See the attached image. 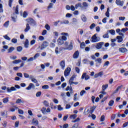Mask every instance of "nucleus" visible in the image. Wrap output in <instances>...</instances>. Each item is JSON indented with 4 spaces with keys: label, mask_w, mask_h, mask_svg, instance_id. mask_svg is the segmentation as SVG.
Masks as SVG:
<instances>
[{
    "label": "nucleus",
    "mask_w": 128,
    "mask_h": 128,
    "mask_svg": "<svg viewBox=\"0 0 128 128\" xmlns=\"http://www.w3.org/2000/svg\"><path fill=\"white\" fill-rule=\"evenodd\" d=\"M58 44H64V40L60 38L58 40Z\"/></svg>",
    "instance_id": "obj_26"
},
{
    "label": "nucleus",
    "mask_w": 128,
    "mask_h": 128,
    "mask_svg": "<svg viewBox=\"0 0 128 128\" xmlns=\"http://www.w3.org/2000/svg\"><path fill=\"white\" fill-rule=\"evenodd\" d=\"M0 12H4V8H2V4H0Z\"/></svg>",
    "instance_id": "obj_50"
},
{
    "label": "nucleus",
    "mask_w": 128,
    "mask_h": 128,
    "mask_svg": "<svg viewBox=\"0 0 128 128\" xmlns=\"http://www.w3.org/2000/svg\"><path fill=\"white\" fill-rule=\"evenodd\" d=\"M28 40L26 39L24 43V48H28Z\"/></svg>",
    "instance_id": "obj_18"
},
{
    "label": "nucleus",
    "mask_w": 128,
    "mask_h": 128,
    "mask_svg": "<svg viewBox=\"0 0 128 128\" xmlns=\"http://www.w3.org/2000/svg\"><path fill=\"white\" fill-rule=\"evenodd\" d=\"M108 88V84H103L102 86V90H106Z\"/></svg>",
    "instance_id": "obj_30"
},
{
    "label": "nucleus",
    "mask_w": 128,
    "mask_h": 128,
    "mask_svg": "<svg viewBox=\"0 0 128 128\" xmlns=\"http://www.w3.org/2000/svg\"><path fill=\"white\" fill-rule=\"evenodd\" d=\"M10 24V21H6L4 24V28H8V26Z\"/></svg>",
    "instance_id": "obj_34"
},
{
    "label": "nucleus",
    "mask_w": 128,
    "mask_h": 128,
    "mask_svg": "<svg viewBox=\"0 0 128 128\" xmlns=\"http://www.w3.org/2000/svg\"><path fill=\"white\" fill-rule=\"evenodd\" d=\"M94 28H96V24L94 23L92 24L90 26V30H94Z\"/></svg>",
    "instance_id": "obj_41"
},
{
    "label": "nucleus",
    "mask_w": 128,
    "mask_h": 128,
    "mask_svg": "<svg viewBox=\"0 0 128 128\" xmlns=\"http://www.w3.org/2000/svg\"><path fill=\"white\" fill-rule=\"evenodd\" d=\"M70 70H71V69L70 67L67 68L64 72V76L66 77V76H70Z\"/></svg>",
    "instance_id": "obj_4"
},
{
    "label": "nucleus",
    "mask_w": 128,
    "mask_h": 128,
    "mask_svg": "<svg viewBox=\"0 0 128 128\" xmlns=\"http://www.w3.org/2000/svg\"><path fill=\"white\" fill-rule=\"evenodd\" d=\"M41 111L43 114H46V107L42 108Z\"/></svg>",
    "instance_id": "obj_32"
},
{
    "label": "nucleus",
    "mask_w": 128,
    "mask_h": 128,
    "mask_svg": "<svg viewBox=\"0 0 128 128\" xmlns=\"http://www.w3.org/2000/svg\"><path fill=\"white\" fill-rule=\"evenodd\" d=\"M14 50V48L11 46L8 50V54H10V52H12Z\"/></svg>",
    "instance_id": "obj_19"
},
{
    "label": "nucleus",
    "mask_w": 128,
    "mask_h": 128,
    "mask_svg": "<svg viewBox=\"0 0 128 128\" xmlns=\"http://www.w3.org/2000/svg\"><path fill=\"white\" fill-rule=\"evenodd\" d=\"M47 33H48V31L44 30L42 31V36H46V34Z\"/></svg>",
    "instance_id": "obj_56"
},
{
    "label": "nucleus",
    "mask_w": 128,
    "mask_h": 128,
    "mask_svg": "<svg viewBox=\"0 0 128 128\" xmlns=\"http://www.w3.org/2000/svg\"><path fill=\"white\" fill-rule=\"evenodd\" d=\"M98 36L97 34H94L90 39V42H100V38L99 36Z\"/></svg>",
    "instance_id": "obj_2"
},
{
    "label": "nucleus",
    "mask_w": 128,
    "mask_h": 128,
    "mask_svg": "<svg viewBox=\"0 0 128 128\" xmlns=\"http://www.w3.org/2000/svg\"><path fill=\"white\" fill-rule=\"evenodd\" d=\"M16 88L20 90V86L18 85H15L14 87L12 86L11 88L8 87L7 88V92H16Z\"/></svg>",
    "instance_id": "obj_1"
},
{
    "label": "nucleus",
    "mask_w": 128,
    "mask_h": 128,
    "mask_svg": "<svg viewBox=\"0 0 128 128\" xmlns=\"http://www.w3.org/2000/svg\"><path fill=\"white\" fill-rule=\"evenodd\" d=\"M30 30V24H26V28L24 30L25 32H28Z\"/></svg>",
    "instance_id": "obj_16"
},
{
    "label": "nucleus",
    "mask_w": 128,
    "mask_h": 128,
    "mask_svg": "<svg viewBox=\"0 0 128 128\" xmlns=\"http://www.w3.org/2000/svg\"><path fill=\"white\" fill-rule=\"evenodd\" d=\"M86 47V44H84V42H82V43H80V48H84Z\"/></svg>",
    "instance_id": "obj_43"
},
{
    "label": "nucleus",
    "mask_w": 128,
    "mask_h": 128,
    "mask_svg": "<svg viewBox=\"0 0 128 128\" xmlns=\"http://www.w3.org/2000/svg\"><path fill=\"white\" fill-rule=\"evenodd\" d=\"M94 107H92L90 108V111L88 110V109L87 110V111L86 112V114H92L94 112Z\"/></svg>",
    "instance_id": "obj_20"
},
{
    "label": "nucleus",
    "mask_w": 128,
    "mask_h": 128,
    "mask_svg": "<svg viewBox=\"0 0 128 128\" xmlns=\"http://www.w3.org/2000/svg\"><path fill=\"white\" fill-rule=\"evenodd\" d=\"M109 32H110V34H112V36H114V34H116V32L114 31V30H109Z\"/></svg>",
    "instance_id": "obj_47"
},
{
    "label": "nucleus",
    "mask_w": 128,
    "mask_h": 128,
    "mask_svg": "<svg viewBox=\"0 0 128 128\" xmlns=\"http://www.w3.org/2000/svg\"><path fill=\"white\" fill-rule=\"evenodd\" d=\"M4 38L7 40H10V36H8V35L4 36Z\"/></svg>",
    "instance_id": "obj_46"
},
{
    "label": "nucleus",
    "mask_w": 128,
    "mask_h": 128,
    "mask_svg": "<svg viewBox=\"0 0 128 128\" xmlns=\"http://www.w3.org/2000/svg\"><path fill=\"white\" fill-rule=\"evenodd\" d=\"M114 104V100H111L108 102V106H112Z\"/></svg>",
    "instance_id": "obj_31"
},
{
    "label": "nucleus",
    "mask_w": 128,
    "mask_h": 128,
    "mask_svg": "<svg viewBox=\"0 0 128 128\" xmlns=\"http://www.w3.org/2000/svg\"><path fill=\"white\" fill-rule=\"evenodd\" d=\"M128 122L123 124L122 128H126V126H128Z\"/></svg>",
    "instance_id": "obj_64"
},
{
    "label": "nucleus",
    "mask_w": 128,
    "mask_h": 128,
    "mask_svg": "<svg viewBox=\"0 0 128 128\" xmlns=\"http://www.w3.org/2000/svg\"><path fill=\"white\" fill-rule=\"evenodd\" d=\"M105 14L107 16V18H110V8H107V10Z\"/></svg>",
    "instance_id": "obj_37"
},
{
    "label": "nucleus",
    "mask_w": 128,
    "mask_h": 128,
    "mask_svg": "<svg viewBox=\"0 0 128 128\" xmlns=\"http://www.w3.org/2000/svg\"><path fill=\"white\" fill-rule=\"evenodd\" d=\"M102 76H104V72L102 71L99 72L98 74H94V78H102Z\"/></svg>",
    "instance_id": "obj_7"
},
{
    "label": "nucleus",
    "mask_w": 128,
    "mask_h": 128,
    "mask_svg": "<svg viewBox=\"0 0 128 128\" xmlns=\"http://www.w3.org/2000/svg\"><path fill=\"white\" fill-rule=\"evenodd\" d=\"M48 85H44L42 86V88H43V90H48Z\"/></svg>",
    "instance_id": "obj_54"
},
{
    "label": "nucleus",
    "mask_w": 128,
    "mask_h": 128,
    "mask_svg": "<svg viewBox=\"0 0 128 128\" xmlns=\"http://www.w3.org/2000/svg\"><path fill=\"white\" fill-rule=\"evenodd\" d=\"M18 107H14V108H11L10 109V112H14L16 110H18Z\"/></svg>",
    "instance_id": "obj_51"
},
{
    "label": "nucleus",
    "mask_w": 128,
    "mask_h": 128,
    "mask_svg": "<svg viewBox=\"0 0 128 128\" xmlns=\"http://www.w3.org/2000/svg\"><path fill=\"white\" fill-rule=\"evenodd\" d=\"M17 50L18 52H22V46H18L17 48Z\"/></svg>",
    "instance_id": "obj_62"
},
{
    "label": "nucleus",
    "mask_w": 128,
    "mask_h": 128,
    "mask_svg": "<svg viewBox=\"0 0 128 128\" xmlns=\"http://www.w3.org/2000/svg\"><path fill=\"white\" fill-rule=\"evenodd\" d=\"M45 28L47 30H50V26L48 24H46L44 26Z\"/></svg>",
    "instance_id": "obj_42"
},
{
    "label": "nucleus",
    "mask_w": 128,
    "mask_h": 128,
    "mask_svg": "<svg viewBox=\"0 0 128 128\" xmlns=\"http://www.w3.org/2000/svg\"><path fill=\"white\" fill-rule=\"evenodd\" d=\"M26 20L27 22H28V24H34V20L32 18L26 19Z\"/></svg>",
    "instance_id": "obj_14"
},
{
    "label": "nucleus",
    "mask_w": 128,
    "mask_h": 128,
    "mask_svg": "<svg viewBox=\"0 0 128 128\" xmlns=\"http://www.w3.org/2000/svg\"><path fill=\"white\" fill-rule=\"evenodd\" d=\"M81 20L84 22H86V17L84 14H82L81 16Z\"/></svg>",
    "instance_id": "obj_22"
},
{
    "label": "nucleus",
    "mask_w": 128,
    "mask_h": 128,
    "mask_svg": "<svg viewBox=\"0 0 128 128\" xmlns=\"http://www.w3.org/2000/svg\"><path fill=\"white\" fill-rule=\"evenodd\" d=\"M15 12L16 14H18V6H16Z\"/></svg>",
    "instance_id": "obj_59"
},
{
    "label": "nucleus",
    "mask_w": 128,
    "mask_h": 128,
    "mask_svg": "<svg viewBox=\"0 0 128 128\" xmlns=\"http://www.w3.org/2000/svg\"><path fill=\"white\" fill-rule=\"evenodd\" d=\"M70 24V22L68 20H64L63 22H60L61 24Z\"/></svg>",
    "instance_id": "obj_38"
},
{
    "label": "nucleus",
    "mask_w": 128,
    "mask_h": 128,
    "mask_svg": "<svg viewBox=\"0 0 128 128\" xmlns=\"http://www.w3.org/2000/svg\"><path fill=\"white\" fill-rule=\"evenodd\" d=\"M116 4L117 6H123L124 2V1H120V0H116Z\"/></svg>",
    "instance_id": "obj_8"
},
{
    "label": "nucleus",
    "mask_w": 128,
    "mask_h": 128,
    "mask_svg": "<svg viewBox=\"0 0 128 128\" xmlns=\"http://www.w3.org/2000/svg\"><path fill=\"white\" fill-rule=\"evenodd\" d=\"M48 46V42H44L40 46H39V48L41 50H42L44 48H46V46Z\"/></svg>",
    "instance_id": "obj_6"
},
{
    "label": "nucleus",
    "mask_w": 128,
    "mask_h": 128,
    "mask_svg": "<svg viewBox=\"0 0 128 128\" xmlns=\"http://www.w3.org/2000/svg\"><path fill=\"white\" fill-rule=\"evenodd\" d=\"M38 56H40V54H38V53L36 54L34 57V60H36V58H38Z\"/></svg>",
    "instance_id": "obj_58"
},
{
    "label": "nucleus",
    "mask_w": 128,
    "mask_h": 128,
    "mask_svg": "<svg viewBox=\"0 0 128 128\" xmlns=\"http://www.w3.org/2000/svg\"><path fill=\"white\" fill-rule=\"evenodd\" d=\"M81 78L82 80L84 78L85 80H90V76L88 75L86 72H84L82 74Z\"/></svg>",
    "instance_id": "obj_5"
},
{
    "label": "nucleus",
    "mask_w": 128,
    "mask_h": 128,
    "mask_svg": "<svg viewBox=\"0 0 128 128\" xmlns=\"http://www.w3.org/2000/svg\"><path fill=\"white\" fill-rule=\"evenodd\" d=\"M64 50H72V44H71L68 47L64 48Z\"/></svg>",
    "instance_id": "obj_36"
},
{
    "label": "nucleus",
    "mask_w": 128,
    "mask_h": 128,
    "mask_svg": "<svg viewBox=\"0 0 128 128\" xmlns=\"http://www.w3.org/2000/svg\"><path fill=\"white\" fill-rule=\"evenodd\" d=\"M62 50H64V48H58V47H56L55 48L56 54H60V52H62Z\"/></svg>",
    "instance_id": "obj_11"
},
{
    "label": "nucleus",
    "mask_w": 128,
    "mask_h": 128,
    "mask_svg": "<svg viewBox=\"0 0 128 128\" xmlns=\"http://www.w3.org/2000/svg\"><path fill=\"white\" fill-rule=\"evenodd\" d=\"M117 40H118V42H122L124 40V39L122 38V37L120 36H117Z\"/></svg>",
    "instance_id": "obj_23"
},
{
    "label": "nucleus",
    "mask_w": 128,
    "mask_h": 128,
    "mask_svg": "<svg viewBox=\"0 0 128 128\" xmlns=\"http://www.w3.org/2000/svg\"><path fill=\"white\" fill-rule=\"evenodd\" d=\"M2 102H3L4 104H8V102H9L8 97L4 98L2 100Z\"/></svg>",
    "instance_id": "obj_27"
},
{
    "label": "nucleus",
    "mask_w": 128,
    "mask_h": 128,
    "mask_svg": "<svg viewBox=\"0 0 128 128\" xmlns=\"http://www.w3.org/2000/svg\"><path fill=\"white\" fill-rule=\"evenodd\" d=\"M24 100H21L20 98H18L16 100V104H24Z\"/></svg>",
    "instance_id": "obj_35"
},
{
    "label": "nucleus",
    "mask_w": 128,
    "mask_h": 128,
    "mask_svg": "<svg viewBox=\"0 0 128 128\" xmlns=\"http://www.w3.org/2000/svg\"><path fill=\"white\" fill-rule=\"evenodd\" d=\"M79 54L80 53L78 52V51H76L73 54L74 58H78Z\"/></svg>",
    "instance_id": "obj_15"
},
{
    "label": "nucleus",
    "mask_w": 128,
    "mask_h": 128,
    "mask_svg": "<svg viewBox=\"0 0 128 128\" xmlns=\"http://www.w3.org/2000/svg\"><path fill=\"white\" fill-rule=\"evenodd\" d=\"M86 92L84 90H82L80 92V96H83L84 94H86Z\"/></svg>",
    "instance_id": "obj_39"
},
{
    "label": "nucleus",
    "mask_w": 128,
    "mask_h": 128,
    "mask_svg": "<svg viewBox=\"0 0 128 128\" xmlns=\"http://www.w3.org/2000/svg\"><path fill=\"white\" fill-rule=\"evenodd\" d=\"M35 88L36 86H34V84L30 83L28 86L26 88V90H30L31 88Z\"/></svg>",
    "instance_id": "obj_9"
},
{
    "label": "nucleus",
    "mask_w": 128,
    "mask_h": 128,
    "mask_svg": "<svg viewBox=\"0 0 128 128\" xmlns=\"http://www.w3.org/2000/svg\"><path fill=\"white\" fill-rule=\"evenodd\" d=\"M54 7V4L53 3H50L49 5L48 6V10H50V8H52Z\"/></svg>",
    "instance_id": "obj_29"
},
{
    "label": "nucleus",
    "mask_w": 128,
    "mask_h": 128,
    "mask_svg": "<svg viewBox=\"0 0 128 128\" xmlns=\"http://www.w3.org/2000/svg\"><path fill=\"white\" fill-rule=\"evenodd\" d=\"M74 79H72V78H70V80H69L70 84H72L74 83Z\"/></svg>",
    "instance_id": "obj_63"
},
{
    "label": "nucleus",
    "mask_w": 128,
    "mask_h": 128,
    "mask_svg": "<svg viewBox=\"0 0 128 128\" xmlns=\"http://www.w3.org/2000/svg\"><path fill=\"white\" fill-rule=\"evenodd\" d=\"M50 108L52 110H56V106H54V103H52V102H51L50 104Z\"/></svg>",
    "instance_id": "obj_40"
},
{
    "label": "nucleus",
    "mask_w": 128,
    "mask_h": 128,
    "mask_svg": "<svg viewBox=\"0 0 128 128\" xmlns=\"http://www.w3.org/2000/svg\"><path fill=\"white\" fill-rule=\"evenodd\" d=\"M108 20L107 18H104L102 20V22L103 24H106V20Z\"/></svg>",
    "instance_id": "obj_57"
},
{
    "label": "nucleus",
    "mask_w": 128,
    "mask_h": 128,
    "mask_svg": "<svg viewBox=\"0 0 128 128\" xmlns=\"http://www.w3.org/2000/svg\"><path fill=\"white\" fill-rule=\"evenodd\" d=\"M30 78L32 82H34V84H36V82H38V80L34 78L33 76L30 75Z\"/></svg>",
    "instance_id": "obj_13"
},
{
    "label": "nucleus",
    "mask_w": 128,
    "mask_h": 128,
    "mask_svg": "<svg viewBox=\"0 0 128 128\" xmlns=\"http://www.w3.org/2000/svg\"><path fill=\"white\" fill-rule=\"evenodd\" d=\"M61 36H62V39L63 40H65V41L68 40V38H66V36H69L68 33H66V32H62Z\"/></svg>",
    "instance_id": "obj_3"
},
{
    "label": "nucleus",
    "mask_w": 128,
    "mask_h": 128,
    "mask_svg": "<svg viewBox=\"0 0 128 128\" xmlns=\"http://www.w3.org/2000/svg\"><path fill=\"white\" fill-rule=\"evenodd\" d=\"M102 44H104L103 42L97 43L96 46V48H97V50H100V48H102Z\"/></svg>",
    "instance_id": "obj_10"
},
{
    "label": "nucleus",
    "mask_w": 128,
    "mask_h": 128,
    "mask_svg": "<svg viewBox=\"0 0 128 128\" xmlns=\"http://www.w3.org/2000/svg\"><path fill=\"white\" fill-rule=\"evenodd\" d=\"M20 62H22V60H14L12 62V64H20Z\"/></svg>",
    "instance_id": "obj_24"
},
{
    "label": "nucleus",
    "mask_w": 128,
    "mask_h": 128,
    "mask_svg": "<svg viewBox=\"0 0 128 128\" xmlns=\"http://www.w3.org/2000/svg\"><path fill=\"white\" fill-rule=\"evenodd\" d=\"M102 58H98L96 60V62H98V64H102Z\"/></svg>",
    "instance_id": "obj_53"
},
{
    "label": "nucleus",
    "mask_w": 128,
    "mask_h": 128,
    "mask_svg": "<svg viewBox=\"0 0 128 128\" xmlns=\"http://www.w3.org/2000/svg\"><path fill=\"white\" fill-rule=\"evenodd\" d=\"M11 42L12 44H16L18 42V39L14 38L12 40Z\"/></svg>",
    "instance_id": "obj_45"
},
{
    "label": "nucleus",
    "mask_w": 128,
    "mask_h": 128,
    "mask_svg": "<svg viewBox=\"0 0 128 128\" xmlns=\"http://www.w3.org/2000/svg\"><path fill=\"white\" fill-rule=\"evenodd\" d=\"M60 65L61 66L62 70H64V68L66 67V62L64 60H62L60 62Z\"/></svg>",
    "instance_id": "obj_12"
},
{
    "label": "nucleus",
    "mask_w": 128,
    "mask_h": 128,
    "mask_svg": "<svg viewBox=\"0 0 128 128\" xmlns=\"http://www.w3.org/2000/svg\"><path fill=\"white\" fill-rule=\"evenodd\" d=\"M32 124H34V126H38V121L34 118H33L32 120Z\"/></svg>",
    "instance_id": "obj_21"
},
{
    "label": "nucleus",
    "mask_w": 128,
    "mask_h": 128,
    "mask_svg": "<svg viewBox=\"0 0 128 128\" xmlns=\"http://www.w3.org/2000/svg\"><path fill=\"white\" fill-rule=\"evenodd\" d=\"M2 124L4 126V128H6V126L8 125V122L6 121H4L3 123H2Z\"/></svg>",
    "instance_id": "obj_60"
},
{
    "label": "nucleus",
    "mask_w": 128,
    "mask_h": 128,
    "mask_svg": "<svg viewBox=\"0 0 128 128\" xmlns=\"http://www.w3.org/2000/svg\"><path fill=\"white\" fill-rule=\"evenodd\" d=\"M43 104H44V106H50V103H48V102L46 101V100H44L42 102Z\"/></svg>",
    "instance_id": "obj_28"
},
{
    "label": "nucleus",
    "mask_w": 128,
    "mask_h": 128,
    "mask_svg": "<svg viewBox=\"0 0 128 128\" xmlns=\"http://www.w3.org/2000/svg\"><path fill=\"white\" fill-rule=\"evenodd\" d=\"M76 116H77L76 114H74L70 116V118H71V120H74V118H76Z\"/></svg>",
    "instance_id": "obj_44"
},
{
    "label": "nucleus",
    "mask_w": 128,
    "mask_h": 128,
    "mask_svg": "<svg viewBox=\"0 0 128 128\" xmlns=\"http://www.w3.org/2000/svg\"><path fill=\"white\" fill-rule=\"evenodd\" d=\"M122 88V85H120V86H118L116 90L115 91H114V94H116V92H118V90H120V88Z\"/></svg>",
    "instance_id": "obj_25"
},
{
    "label": "nucleus",
    "mask_w": 128,
    "mask_h": 128,
    "mask_svg": "<svg viewBox=\"0 0 128 128\" xmlns=\"http://www.w3.org/2000/svg\"><path fill=\"white\" fill-rule=\"evenodd\" d=\"M42 96V92H38L36 93V98H40Z\"/></svg>",
    "instance_id": "obj_48"
},
{
    "label": "nucleus",
    "mask_w": 128,
    "mask_h": 128,
    "mask_svg": "<svg viewBox=\"0 0 128 128\" xmlns=\"http://www.w3.org/2000/svg\"><path fill=\"white\" fill-rule=\"evenodd\" d=\"M12 2H14V0H8V6L10 8H12Z\"/></svg>",
    "instance_id": "obj_49"
},
{
    "label": "nucleus",
    "mask_w": 128,
    "mask_h": 128,
    "mask_svg": "<svg viewBox=\"0 0 128 128\" xmlns=\"http://www.w3.org/2000/svg\"><path fill=\"white\" fill-rule=\"evenodd\" d=\"M53 34H54V36H56V38H58V32H54Z\"/></svg>",
    "instance_id": "obj_61"
},
{
    "label": "nucleus",
    "mask_w": 128,
    "mask_h": 128,
    "mask_svg": "<svg viewBox=\"0 0 128 128\" xmlns=\"http://www.w3.org/2000/svg\"><path fill=\"white\" fill-rule=\"evenodd\" d=\"M119 51L120 52H128V50L125 48H119Z\"/></svg>",
    "instance_id": "obj_17"
},
{
    "label": "nucleus",
    "mask_w": 128,
    "mask_h": 128,
    "mask_svg": "<svg viewBox=\"0 0 128 128\" xmlns=\"http://www.w3.org/2000/svg\"><path fill=\"white\" fill-rule=\"evenodd\" d=\"M72 14L70 13H68L66 15V18H72Z\"/></svg>",
    "instance_id": "obj_55"
},
{
    "label": "nucleus",
    "mask_w": 128,
    "mask_h": 128,
    "mask_svg": "<svg viewBox=\"0 0 128 128\" xmlns=\"http://www.w3.org/2000/svg\"><path fill=\"white\" fill-rule=\"evenodd\" d=\"M82 8V3H78L75 5V8Z\"/></svg>",
    "instance_id": "obj_33"
},
{
    "label": "nucleus",
    "mask_w": 128,
    "mask_h": 128,
    "mask_svg": "<svg viewBox=\"0 0 128 128\" xmlns=\"http://www.w3.org/2000/svg\"><path fill=\"white\" fill-rule=\"evenodd\" d=\"M82 5L83 6H84V8H88V3H86V2H84L82 3Z\"/></svg>",
    "instance_id": "obj_52"
}]
</instances>
